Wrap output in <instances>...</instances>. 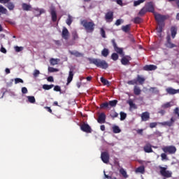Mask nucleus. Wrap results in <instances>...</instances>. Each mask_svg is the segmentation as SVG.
Wrapping results in <instances>:
<instances>
[{"label":"nucleus","instance_id":"nucleus-62","mask_svg":"<svg viewBox=\"0 0 179 179\" xmlns=\"http://www.w3.org/2000/svg\"><path fill=\"white\" fill-rule=\"evenodd\" d=\"M53 90L55 92H61V87H59V85H56L55 86Z\"/></svg>","mask_w":179,"mask_h":179},{"label":"nucleus","instance_id":"nucleus-12","mask_svg":"<svg viewBox=\"0 0 179 179\" xmlns=\"http://www.w3.org/2000/svg\"><path fill=\"white\" fill-rule=\"evenodd\" d=\"M69 36H70L69 31L66 27H64L62 31V38H64V40L68 41L69 40Z\"/></svg>","mask_w":179,"mask_h":179},{"label":"nucleus","instance_id":"nucleus-10","mask_svg":"<svg viewBox=\"0 0 179 179\" xmlns=\"http://www.w3.org/2000/svg\"><path fill=\"white\" fill-rule=\"evenodd\" d=\"M129 61H132V57L129 55H125L122 57L121 64L124 66L129 65Z\"/></svg>","mask_w":179,"mask_h":179},{"label":"nucleus","instance_id":"nucleus-61","mask_svg":"<svg viewBox=\"0 0 179 179\" xmlns=\"http://www.w3.org/2000/svg\"><path fill=\"white\" fill-rule=\"evenodd\" d=\"M157 127V122L150 123V128H156Z\"/></svg>","mask_w":179,"mask_h":179},{"label":"nucleus","instance_id":"nucleus-24","mask_svg":"<svg viewBox=\"0 0 179 179\" xmlns=\"http://www.w3.org/2000/svg\"><path fill=\"white\" fill-rule=\"evenodd\" d=\"M171 34L172 38H176V36H177V27H171Z\"/></svg>","mask_w":179,"mask_h":179},{"label":"nucleus","instance_id":"nucleus-15","mask_svg":"<svg viewBox=\"0 0 179 179\" xmlns=\"http://www.w3.org/2000/svg\"><path fill=\"white\" fill-rule=\"evenodd\" d=\"M141 120L146 122V121H149V120H150V113H149V112H143L141 114Z\"/></svg>","mask_w":179,"mask_h":179},{"label":"nucleus","instance_id":"nucleus-23","mask_svg":"<svg viewBox=\"0 0 179 179\" xmlns=\"http://www.w3.org/2000/svg\"><path fill=\"white\" fill-rule=\"evenodd\" d=\"M69 54H71V55H74V57H83V54L76 50H74V51L69 50Z\"/></svg>","mask_w":179,"mask_h":179},{"label":"nucleus","instance_id":"nucleus-34","mask_svg":"<svg viewBox=\"0 0 179 179\" xmlns=\"http://www.w3.org/2000/svg\"><path fill=\"white\" fill-rule=\"evenodd\" d=\"M142 22H143V20H142V18H141L140 17H136L134 19V23H135L136 24H139L140 23H142Z\"/></svg>","mask_w":179,"mask_h":179},{"label":"nucleus","instance_id":"nucleus-54","mask_svg":"<svg viewBox=\"0 0 179 179\" xmlns=\"http://www.w3.org/2000/svg\"><path fill=\"white\" fill-rule=\"evenodd\" d=\"M38 75H40V71L35 69L33 73L34 78H38Z\"/></svg>","mask_w":179,"mask_h":179},{"label":"nucleus","instance_id":"nucleus-13","mask_svg":"<svg viewBox=\"0 0 179 179\" xmlns=\"http://www.w3.org/2000/svg\"><path fill=\"white\" fill-rule=\"evenodd\" d=\"M105 19L108 23H111L114 19V13L113 11H108L105 15Z\"/></svg>","mask_w":179,"mask_h":179},{"label":"nucleus","instance_id":"nucleus-18","mask_svg":"<svg viewBox=\"0 0 179 179\" xmlns=\"http://www.w3.org/2000/svg\"><path fill=\"white\" fill-rule=\"evenodd\" d=\"M74 75H75V73H73V69H71L69 72V76L67 78L66 85H69V83H71V82H72V80H73Z\"/></svg>","mask_w":179,"mask_h":179},{"label":"nucleus","instance_id":"nucleus-59","mask_svg":"<svg viewBox=\"0 0 179 179\" xmlns=\"http://www.w3.org/2000/svg\"><path fill=\"white\" fill-rule=\"evenodd\" d=\"M127 83H128V85H138L137 83H136V79L129 80L127 82Z\"/></svg>","mask_w":179,"mask_h":179},{"label":"nucleus","instance_id":"nucleus-16","mask_svg":"<svg viewBox=\"0 0 179 179\" xmlns=\"http://www.w3.org/2000/svg\"><path fill=\"white\" fill-rule=\"evenodd\" d=\"M143 71H156L157 69V66L150 64V65H145L143 68Z\"/></svg>","mask_w":179,"mask_h":179},{"label":"nucleus","instance_id":"nucleus-31","mask_svg":"<svg viewBox=\"0 0 179 179\" xmlns=\"http://www.w3.org/2000/svg\"><path fill=\"white\" fill-rule=\"evenodd\" d=\"M108 54H110V50H108L107 48H103L101 51V55L103 57H108Z\"/></svg>","mask_w":179,"mask_h":179},{"label":"nucleus","instance_id":"nucleus-17","mask_svg":"<svg viewBox=\"0 0 179 179\" xmlns=\"http://www.w3.org/2000/svg\"><path fill=\"white\" fill-rule=\"evenodd\" d=\"M143 150L145 153H153V149H152V145L150 143H147L143 147Z\"/></svg>","mask_w":179,"mask_h":179},{"label":"nucleus","instance_id":"nucleus-51","mask_svg":"<svg viewBox=\"0 0 179 179\" xmlns=\"http://www.w3.org/2000/svg\"><path fill=\"white\" fill-rule=\"evenodd\" d=\"M150 92H152V93H155V94H159V90H157V87H150Z\"/></svg>","mask_w":179,"mask_h":179},{"label":"nucleus","instance_id":"nucleus-57","mask_svg":"<svg viewBox=\"0 0 179 179\" xmlns=\"http://www.w3.org/2000/svg\"><path fill=\"white\" fill-rule=\"evenodd\" d=\"M169 107H171V105L170 104V102L164 103V104L162 106V108H169Z\"/></svg>","mask_w":179,"mask_h":179},{"label":"nucleus","instance_id":"nucleus-14","mask_svg":"<svg viewBox=\"0 0 179 179\" xmlns=\"http://www.w3.org/2000/svg\"><path fill=\"white\" fill-rule=\"evenodd\" d=\"M145 10H147V12H150L151 13H155V6H153V3L152 1L148 2L145 6Z\"/></svg>","mask_w":179,"mask_h":179},{"label":"nucleus","instance_id":"nucleus-49","mask_svg":"<svg viewBox=\"0 0 179 179\" xmlns=\"http://www.w3.org/2000/svg\"><path fill=\"white\" fill-rule=\"evenodd\" d=\"M110 117L113 118V120H114V118H117V117H118V113L113 110L110 113Z\"/></svg>","mask_w":179,"mask_h":179},{"label":"nucleus","instance_id":"nucleus-1","mask_svg":"<svg viewBox=\"0 0 179 179\" xmlns=\"http://www.w3.org/2000/svg\"><path fill=\"white\" fill-rule=\"evenodd\" d=\"M80 24L84 27L86 33H93L96 24L93 21H88L87 20H83L80 22Z\"/></svg>","mask_w":179,"mask_h":179},{"label":"nucleus","instance_id":"nucleus-32","mask_svg":"<svg viewBox=\"0 0 179 179\" xmlns=\"http://www.w3.org/2000/svg\"><path fill=\"white\" fill-rule=\"evenodd\" d=\"M52 87H54V85H52V84H51V85L44 84L43 85V89L44 90H50L52 89Z\"/></svg>","mask_w":179,"mask_h":179},{"label":"nucleus","instance_id":"nucleus-3","mask_svg":"<svg viewBox=\"0 0 179 179\" xmlns=\"http://www.w3.org/2000/svg\"><path fill=\"white\" fill-rule=\"evenodd\" d=\"M90 63L93 64L97 68H101V69H107L108 68V63L106 60H101L100 59H90Z\"/></svg>","mask_w":179,"mask_h":179},{"label":"nucleus","instance_id":"nucleus-25","mask_svg":"<svg viewBox=\"0 0 179 179\" xmlns=\"http://www.w3.org/2000/svg\"><path fill=\"white\" fill-rule=\"evenodd\" d=\"M122 30L124 33H129V31H131V24L123 25L122 27Z\"/></svg>","mask_w":179,"mask_h":179},{"label":"nucleus","instance_id":"nucleus-60","mask_svg":"<svg viewBox=\"0 0 179 179\" xmlns=\"http://www.w3.org/2000/svg\"><path fill=\"white\" fill-rule=\"evenodd\" d=\"M17 83H23L22 78H15V84L17 85Z\"/></svg>","mask_w":179,"mask_h":179},{"label":"nucleus","instance_id":"nucleus-45","mask_svg":"<svg viewBox=\"0 0 179 179\" xmlns=\"http://www.w3.org/2000/svg\"><path fill=\"white\" fill-rule=\"evenodd\" d=\"M148 12V10H146L145 7H143L138 13V15L140 16H143V15H145L146 13Z\"/></svg>","mask_w":179,"mask_h":179},{"label":"nucleus","instance_id":"nucleus-9","mask_svg":"<svg viewBox=\"0 0 179 179\" xmlns=\"http://www.w3.org/2000/svg\"><path fill=\"white\" fill-rule=\"evenodd\" d=\"M80 129L83 132H86L87 134H92V127L86 123H83L80 125Z\"/></svg>","mask_w":179,"mask_h":179},{"label":"nucleus","instance_id":"nucleus-20","mask_svg":"<svg viewBox=\"0 0 179 179\" xmlns=\"http://www.w3.org/2000/svg\"><path fill=\"white\" fill-rule=\"evenodd\" d=\"M166 92L168 93V94H177V93H179V89L176 90L173 87H168L166 89Z\"/></svg>","mask_w":179,"mask_h":179},{"label":"nucleus","instance_id":"nucleus-56","mask_svg":"<svg viewBox=\"0 0 179 179\" xmlns=\"http://www.w3.org/2000/svg\"><path fill=\"white\" fill-rule=\"evenodd\" d=\"M58 69H55L54 67H48V72L52 73V72H58Z\"/></svg>","mask_w":179,"mask_h":179},{"label":"nucleus","instance_id":"nucleus-8","mask_svg":"<svg viewBox=\"0 0 179 179\" xmlns=\"http://www.w3.org/2000/svg\"><path fill=\"white\" fill-rule=\"evenodd\" d=\"M101 159L103 163L107 164L110 162V155L108 152H103L101 154Z\"/></svg>","mask_w":179,"mask_h":179},{"label":"nucleus","instance_id":"nucleus-39","mask_svg":"<svg viewBox=\"0 0 179 179\" xmlns=\"http://www.w3.org/2000/svg\"><path fill=\"white\" fill-rule=\"evenodd\" d=\"M72 22H73V20H72V16H71V15H69L68 18L66 20V24H68V26H71V24H72Z\"/></svg>","mask_w":179,"mask_h":179},{"label":"nucleus","instance_id":"nucleus-37","mask_svg":"<svg viewBox=\"0 0 179 179\" xmlns=\"http://www.w3.org/2000/svg\"><path fill=\"white\" fill-rule=\"evenodd\" d=\"M6 8L9 9L10 10H13L15 9V4L12 2H8L6 5Z\"/></svg>","mask_w":179,"mask_h":179},{"label":"nucleus","instance_id":"nucleus-58","mask_svg":"<svg viewBox=\"0 0 179 179\" xmlns=\"http://www.w3.org/2000/svg\"><path fill=\"white\" fill-rule=\"evenodd\" d=\"M15 50L16 51V52H20V51H23V47L15 46Z\"/></svg>","mask_w":179,"mask_h":179},{"label":"nucleus","instance_id":"nucleus-7","mask_svg":"<svg viewBox=\"0 0 179 179\" xmlns=\"http://www.w3.org/2000/svg\"><path fill=\"white\" fill-rule=\"evenodd\" d=\"M111 43L115 52L120 54V55H124V50L122 49V48H118L117 43L115 42V39H112Z\"/></svg>","mask_w":179,"mask_h":179},{"label":"nucleus","instance_id":"nucleus-43","mask_svg":"<svg viewBox=\"0 0 179 179\" xmlns=\"http://www.w3.org/2000/svg\"><path fill=\"white\" fill-rule=\"evenodd\" d=\"M117 103H118L117 100H113V101H110L108 102L109 106H110V107H115V106H117Z\"/></svg>","mask_w":179,"mask_h":179},{"label":"nucleus","instance_id":"nucleus-33","mask_svg":"<svg viewBox=\"0 0 179 179\" xmlns=\"http://www.w3.org/2000/svg\"><path fill=\"white\" fill-rule=\"evenodd\" d=\"M101 82L105 86H110V82L108 80H106V78H104V77L101 78Z\"/></svg>","mask_w":179,"mask_h":179},{"label":"nucleus","instance_id":"nucleus-50","mask_svg":"<svg viewBox=\"0 0 179 179\" xmlns=\"http://www.w3.org/2000/svg\"><path fill=\"white\" fill-rule=\"evenodd\" d=\"M127 118V113L120 112V121H124Z\"/></svg>","mask_w":179,"mask_h":179},{"label":"nucleus","instance_id":"nucleus-52","mask_svg":"<svg viewBox=\"0 0 179 179\" xmlns=\"http://www.w3.org/2000/svg\"><path fill=\"white\" fill-rule=\"evenodd\" d=\"M161 159L162 160H169V157H167V154L166 152L161 154Z\"/></svg>","mask_w":179,"mask_h":179},{"label":"nucleus","instance_id":"nucleus-22","mask_svg":"<svg viewBox=\"0 0 179 179\" xmlns=\"http://www.w3.org/2000/svg\"><path fill=\"white\" fill-rule=\"evenodd\" d=\"M50 15L52 17V21L54 22H57V11H55V9L54 8L51 9Z\"/></svg>","mask_w":179,"mask_h":179},{"label":"nucleus","instance_id":"nucleus-35","mask_svg":"<svg viewBox=\"0 0 179 179\" xmlns=\"http://www.w3.org/2000/svg\"><path fill=\"white\" fill-rule=\"evenodd\" d=\"M120 174H122V176L124 178H128V174H127V171H125V169H124L123 168H121L120 169Z\"/></svg>","mask_w":179,"mask_h":179},{"label":"nucleus","instance_id":"nucleus-6","mask_svg":"<svg viewBox=\"0 0 179 179\" xmlns=\"http://www.w3.org/2000/svg\"><path fill=\"white\" fill-rule=\"evenodd\" d=\"M160 169V174L162 176V177H165L166 178H170L171 176H173V173H171L170 171H167V168L159 166Z\"/></svg>","mask_w":179,"mask_h":179},{"label":"nucleus","instance_id":"nucleus-44","mask_svg":"<svg viewBox=\"0 0 179 179\" xmlns=\"http://www.w3.org/2000/svg\"><path fill=\"white\" fill-rule=\"evenodd\" d=\"M163 27H164V24H158V27L157 28V33L161 34L162 31H163Z\"/></svg>","mask_w":179,"mask_h":179},{"label":"nucleus","instance_id":"nucleus-30","mask_svg":"<svg viewBox=\"0 0 179 179\" xmlns=\"http://www.w3.org/2000/svg\"><path fill=\"white\" fill-rule=\"evenodd\" d=\"M1 15H8V10L2 6H0V16Z\"/></svg>","mask_w":179,"mask_h":179},{"label":"nucleus","instance_id":"nucleus-19","mask_svg":"<svg viewBox=\"0 0 179 179\" xmlns=\"http://www.w3.org/2000/svg\"><path fill=\"white\" fill-rule=\"evenodd\" d=\"M106 114L104 113H101L99 115L97 121L99 124H104V122H106Z\"/></svg>","mask_w":179,"mask_h":179},{"label":"nucleus","instance_id":"nucleus-29","mask_svg":"<svg viewBox=\"0 0 179 179\" xmlns=\"http://www.w3.org/2000/svg\"><path fill=\"white\" fill-rule=\"evenodd\" d=\"M50 65H52V66L55 65H58V63L59 62V59L51 58L50 59Z\"/></svg>","mask_w":179,"mask_h":179},{"label":"nucleus","instance_id":"nucleus-64","mask_svg":"<svg viewBox=\"0 0 179 179\" xmlns=\"http://www.w3.org/2000/svg\"><path fill=\"white\" fill-rule=\"evenodd\" d=\"M27 88L26 87H23L22 88V93L23 94H26L27 93Z\"/></svg>","mask_w":179,"mask_h":179},{"label":"nucleus","instance_id":"nucleus-26","mask_svg":"<svg viewBox=\"0 0 179 179\" xmlns=\"http://www.w3.org/2000/svg\"><path fill=\"white\" fill-rule=\"evenodd\" d=\"M22 8L24 10H26V11L31 10V6L26 3H23L22 4Z\"/></svg>","mask_w":179,"mask_h":179},{"label":"nucleus","instance_id":"nucleus-41","mask_svg":"<svg viewBox=\"0 0 179 179\" xmlns=\"http://www.w3.org/2000/svg\"><path fill=\"white\" fill-rule=\"evenodd\" d=\"M136 173H141V174H143V173H145V167L139 166L136 169Z\"/></svg>","mask_w":179,"mask_h":179},{"label":"nucleus","instance_id":"nucleus-28","mask_svg":"<svg viewBox=\"0 0 179 179\" xmlns=\"http://www.w3.org/2000/svg\"><path fill=\"white\" fill-rule=\"evenodd\" d=\"M127 104H129L130 108H134V110H136L138 108V106H136V104L134 103V101L132 99H129L127 101Z\"/></svg>","mask_w":179,"mask_h":179},{"label":"nucleus","instance_id":"nucleus-40","mask_svg":"<svg viewBox=\"0 0 179 179\" xmlns=\"http://www.w3.org/2000/svg\"><path fill=\"white\" fill-rule=\"evenodd\" d=\"M113 134H120V132H121V129H120L118 126H114L113 127Z\"/></svg>","mask_w":179,"mask_h":179},{"label":"nucleus","instance_id":"nucleus-36","mask_svg":"<svg viewBox=\"0 0 179 179\" xmlns=\"http://www.w3.org/2000/svg\"><path fill=\"white\" fill-rule=\"evenodd\" d=\"M34 10L38 13L37 16H41L42 13H45V10H44V9H40L38 8H34Z\"/></svg>","mask_w":179,"mask_h":179},{"label":"nucleus","instance_id":"nucleus-46","mask_svg":"<svg viewBox=\"0 0 179 179\" xmlns=\"http://www.w3.org/2000/svg\"><path fill=\"white\" fill-rule=\"evenodd\" d=\"M72 37H73V40H78V38H79V36L78 35V32H76V31H74L72 32Z\"/></svg>","mask_w":179,"mask_h":179},{"label":"nucleus","instance_id":"nucleus-53","mask_svg":"<svg viewBox=\"0 0 179 179\" xmlns=\"http://www.w3.org/2000/svg\"><path fill=\"white\" fill-rule=\"evenodd\" d=\"M100 32L101 37H103V38H106L107 36H106V31L104 30V29L101 28Z\"/></svg>","mask_w":179,"mask_h":179},{"label":"nucleus","instance_id":"nucleus-5","mask_svg":"<svg viewBox=\"0 0 179 179\" xmlns=\"http://www.w3.org/2000/svg\"><path fill=\"white\" fill-rule=\"evenodd\" d=\"M162 150L164 153H169V155H174L177 152V148L174 145H169L162 148Z\"/></svg>","mask_w":179,"mask_h":179},{"label":"nucleus","instance_id":"nucleus-55","mask_svg":"<svg viewBox=\"0 0 179 179\" xmlns=\"http://www.w3.org/2000/svg\"><path fill=\"white\" fill-rule=\"evenodd\" d=\"M122 23H124V20H122V19H118L116 20L115 24V26H120Z\"/></svg>","mask_w":179,"mask_h":179},{"label":"nucleus","instance_id":"nucleus-21","mask_svg":"<svg viewBox=\"0 0 179 179\" xmlns=\"http://www.w3.org/2000/svg\"><path fill=\"white\" fill-rule=\"evenodd\" d=\"M136 83H139V85H143V83H145V80H146V78H145L144 77H142L140 75H138L136 78Z\"/></svg>","mask_w":179,"mask_h":179},{"label":"nucleus","instance_id":"nucleus-38","mask_svg":"<svg viewBox=\"0 0 179 179\" xmlns=\"http://www.w3.org/2000/svg\"><path fill=\"white\" fill-rule=\"evenodd\" d=\"M28 101L31 103V104H34L36 103V98L33 96H27Z\"/></svg>","mask_w":179,"mask_h":179},{"label":"nucleus","instance_id":"nucleus-42","mask_svg":"<svg viewBox=\"0 0 179 179\" xmlns=\"http://www.w3.org/2000/svg\"><path fill=\"white\" fill-rule=\"evenodd\" d=\"M146 0H137L134 1V6H138V5H141V3H143V2H145Z\"/></svg>","mask_w":179,"mask_h":179},{"label":"nucleus","instance_id":"nucleus-11","mask_svg":"<svg viewBox=\"0 0 179 179\" xmlns=\"http://www.w3.org/2000/svg\"><path fill=\"white\" fill-rule=\"evenodd\" d=\"M166 47L167 48H174L177 47V45L173 43H171V36L170 35H167L166 36V43H165Z\"/></svg>","mask_w":179,"mask_h":179},{"label":"nucleus","instance_id":"nucleus-27","mask_svg":"<svg viewBox=\"0 0 179 179\" xmlns=\"http://www.w3.org/2000/svg\"><path fill=\"white\" fill-rule=\"evenodd\" d=\"M134 93L135 94V96H139V94H141V93H142V90H141V88L138 86H134Z\"/></svg>","mask_w":179,"mask_h":179},{"label":"nucleus","instance_id":"nucleus-47","mask_svg":"<svg viewBox=\"0 0 179 179\" xmlns=\"http://www.w3.org/2000/svg\"><path fill=\"white\" fill-rule=\"evenodd\" d=\"M119 56L118 54L117 53H113L111 55V59H113V61H117L118 60Z\"/></svg>","mask_w":179,"mask_h":179},{"label":"nucleus","instance_id":"nucleus-63","mask_svg":"<svg viewBox=\"0 0 179 179\" xmlns=\"http://www.w3.org/2000/svg\"><path fill=\"white\" fill-rule=\"evenodd\" d=\"M104 173V176H105V178H108V179H117V178L115 177H111V176H108L107 174H106V171H103Z\"/></svg>","mask_w":179,"mask_h":179},{"label":"nucleus","instance_id":"nucleus-2","mask_svg":"<svg viewBox=\"0 0 179 179\" xmlns=\"http://www.w3.org/2000/svg\"><path fill=\"white\" fill-rule=\"evenodd\" d=\"M173 114L174 116H173L171 119L170 121H166V122H161V125H163L164 127H173V125H174V123L176 122V121H177V120L179 119V108H176L173 110Z\"/></svg>","mask_w":179,"mask_h":179},{"label":"nucleus","instance_id":"nucleus-4","mask_svg":"<svg viewBox=\"0 0 179 179\" xmlns=\"http://www.w3.org/2000/svg\"><path fill=\"white\" fill-rule=\"evenodd\" d=\"M154 16L157 24H164V21L170 17L169 15H164L157 13H154Z\"/></svg>","mask_w":179,"mask_h":179},{"label":"nucleus","instance_id":"nucleus-48","mask_svg":"<svg viewBox=\"0 0 179 179\" xmlns=\"http://www.w3.org/2000/svg\"><path fill=\"white\" fill-rule=\"evenodd\" d=\"M109 106L108 102H104L100 105V108H108Z\"/></svg>","mask_w":179,"mask_h":179}]
</instances>
